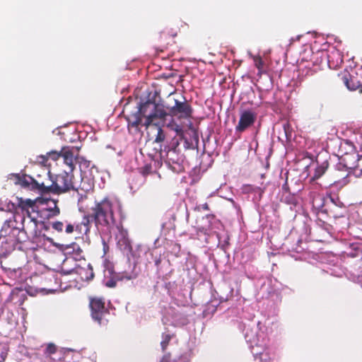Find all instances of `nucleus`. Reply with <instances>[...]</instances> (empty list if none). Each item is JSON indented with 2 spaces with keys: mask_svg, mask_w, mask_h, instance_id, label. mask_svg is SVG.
I'll use <instances>...</instances> for the list:
<instances>
[{
  "mask_svg": "<svg viewBox=\"0 0 362 362\" xmlns=\"http://www.w3.org/2000/svg\"><path fill=\"white\" fill-rule=\"evenodd\" d=\"M244 336L255 362H268L270 357L267 351L269 338L265 323L258 321L245 325Z\"/></svg>",
  "mask_w": 362,
  "mask_h": 362,
  "instance_id": "f257e3e1",
  "label": "nucleus"
},
{
  "mask_svg": "<svg viewBox=\"0 0 362 362\" xmlns=\"http://www.w3.org/2000/svg\"><path fill=\"white\" fill-rule=\"evenodd\" d=\"M18 208L21 210L19 212L12 213L8 210H5L6 205L0 200V211L1 218L4 219V226H13L12 221L17 224L21 223L23 226L25 223H33L35 226L38 224H45V218L39 217V211H35L34 207L35 201L30 199H23V198H17Z\"/></svg>",
  "mask_w": 362,
  "mask_h": 362,
  "instance_id": "f03ea898",
  "label": "nucleus"
},
{
  "mask_svg": "<svg viewBox=\"0 0 362 362\" xmlns=\"http://www.w3.org/2000/svg\"><path fill=\"white\" fill-rule=\"evenodd\" d=\"M142 116L146 118L144 125L148 128L156 119L163 121L167 116V112L162 105L157 104L151 100L140 105L139 110L134 115L127 118L128 129H135V132H139V125L141 124Z\"/></svg>",
  "mask_w": 362,
  "mask_h": 362,
  "instance_id": "7ed1b4c3",
  "label": "nucleus"
},
{
  "mask_svg": "<svg viewBox=\"0 0 362 362\" xmlns=\"http://www.w3.org/2000/svg\"><path fill=\"white\" fill-rule=\"evenodd\" d=\"M92 223L95 226H117L112 211V204L109 200L103 199L96 205L92 215L84 217L82 224L87 226Z\"/></svg>",
  "mask_w": 362,
  "mask_h": 362,
  "instance_id": "20e7f679",
  "label": "nucleus"
},
{
  "mask_svg": "<svg viewBox=\"0 0 362 362\" xmlns=\"http://www.w3.org/2000/svg\"><path fill=\"white\" fill-rule=\"evenodd\" d=\"M49 228H33V235L32 238V241L36 244L37 247L39 248H42L45 250L48 251H54V248H57L59 252H64L68 249L74 250V243H71L69 244H59L54 243L52 238L47 237V235L43 233V230H47Z\"/></svg>",
  "mask_w": 362,
  "mask_h": 362,
  "instance_id": "39448f33",
  "label": "nucleus"
},
{
  "mask_svg": "<svg viewBox=\"0 0 362 362\" xmlns=\"http://www.w3.org/2000/svg\"><path fill=\"white\" fill-rule=\"evenodd\" d=\"M75 182L72 172L63 171L53 180L52 193L59 194L73 190Z\"/></svg>",
  "mask_w": 362,
  "mask_h": 362,
  "instance_id": "423d86ee",
  "label": "nucleus"
},
{
  "mask_svg": "<svg viewBox=\"0 0 362 362\" xmlns=\"http://www.w3.org/2000/svg\"><path fill=\"white\" fill-rule=\"evenodd\" d=\"M103 284L107 288H115L117 286V282L124 279L129 280L131 276L124 274V273L115 272L114 271L113 264L107 259L103 262Z\"/></svg>",
  "mask_w": 362,
  "mask_h": 362,
  "instance_id": "0eeeda50",
  "label": "nucleus"
},
{
  "mask_svg": "<svg viewBox=\"0 0 362 362\" xmlns=\"http://www.w3.org/2000/svg\"><path fill=\"white\" fill-rule=\"evenodd\" d=\"M344 165L349 170L348 178L349 182L351 177H360L362 175V156L356 152L346 153L342 157Z\"/></svg>",
  "mask_w": 362,
  "mask_h": 362,
  "instance_id": "6e6552de",
  "label": "nucleus"
},
{
  "mask_svg": "<svg viewBox=\"0 0 362 362\" xmlns=\"http://www.w3.org/2000/svg\"><path fill=\"white\" fill-rule=\"evenodd\" d=\"M89 306L90 308L92 319L99 325H106L107 320L106 316L109 315V310L105 306V300L103 298H90Z\"/></svg>",
  "mask_w": 362,
  "mask_h": 362,
  "instance_id": "1a4fd4ad",
  "label": "nucleus"
},
{
  "mask_svg": "<svg viewBox=\"0 0 362 362\" xmlns=\"http://www.w3.org/2000/svg\"><path fill=\"white\" fill-rule=\"evenodd\" d=\"M53 180L49 171L43 169L40 173L34 176V185L31 189L37 190L42 194L52 193Z\"/></svg>",
  "mask_w": 362,
  "mask_h": 362,
  "instance_id": "9d476101",
  "label": "nucleus"
},
{
  "mask_svg": "<svg viewBox=\"0 0 362 362\" xmlns=\"http://www.w3.org/2000/svg\"><path fill=\"white\" fill-rule=\"evenodd\" d=\"M6 238V242L13 246L17 243L25 242L29 238L25 228H1L0 238Z\"/></svg>",
  "mask_w": 362,
  "mask_h": 362,
  "instance_id": "9b49d317",
  "label": "nucleus"
},
{
  "mask_svg": "<svg viewBox=\"0 0 362 362\" xmlns=\"http://www.w3.org/2000/svg\"><path fill=\"white\" fill-rule=\"evenodd\" d=\"M309 196L313 209L322 212L327 213L330 204H335L332 197H326L315 191L310 192Z\"/></svg>",
  "mask_w": 362,
  "mask_h": 362,
  "instance_id": "f8f14e48",
  "label": "nucleus"
},
{
  "mask_svg": "<svg viewBox=\"0 0 362 362\" xmlns=\"http://www.w3.org/2000/svg\"><path fill=\"white\" fill-rule=\"evenodd\" d=\"M169 112L167 115H170L172 117H177L179 119H188L192 117V108L191 105L187 102H180L177 100H175V105L172 107H168Z\"/></svg>",
  "mask_w": 362,
  "mask_h": 362,
  "instance_id": "ddd939ff",
  "label": "nucleus"
},
{
  "mask_svg": "<svg viewBox=\"0 0 362 362\" xmlns=\"http://www.w3.org/2000/svg\"><path fill=\"white\" fill-rule=\"evenodd\" d=\"M338 77L349 90H358L360 93H362V83L356 73L351 74L344 71L338 74Z\"/></svg>",
  "mask_w": 362,
  "mask_h": 362,
  "instance_id": "4468645a",
  "label": "nucleus"
},
{
  "mask_svg": "<svg viewBox=\"0 0 362 362\" xmlns=\"http://www.w3.org/2000/svg\"><path fill=\"white\" fill-rule=\"evenodd\" d=\"M163 325L182 327L188 323L187 317L175 310L170 309L162 318Z\"/></svg>",
  "mask_w": 362,
  "mask_h": 362,
  "instance_id": "2eb2a0df",
  "label": "nucleus"
},
{
  "mask_svg": "<svg viewBox=\"0 0 362 362\" xmlns=\"http://www.w3.org/2000/svg\"><path fill=\"white\" fill-rule=\"evenodd\" d=\"M257 115L252 110H244L240 113L238 124L235 126V132L242 133L250 127L252 126L256 120Z\"/></svg>",
  "mask_w": 362,
  "mask_h": 362,
  "instance_id": "dca6fc26",
  "label": "nucleus"
},
{
  "mask_svg": "<svg viewBox=\"0 0 362 362\" xmlns=\"http://www.w3.org/2000/svg\"><path fill=\"white\" fill-rule=\"evenodd\" d=\"M114 229L113 233L115 235V240H117V244L120 250L131 251L132 243L131 240L128 235V231L124 228H112ZM112 233V231H110Z\"/></svg>",
  "mask_w": 362,
  "mask_h": 362,
  "instance_id": "f3484780",
  "label": "nucleus"
},
{
  "mask_svg": "<svg viewBox=\"0 0 362 362\" xmlns=\"http://www.w3.org/2000/svg\"><path fill=\"white\" fill-rule=\"evenodd\" d=\"M91 178L88 175H81V182L78 185L77 182H75V187L73 191H76L78 194L83 195L82 192L86 194L93 189V182L90 180ZM93 180V178H92Z\"/></svg>",
  "mask_w": 362,
  "mask_h": 362,
  "instance_id": "a211bd4d",
  "label": "nucleus"
},
{
  "mask_svg": "<svg viewBox=\"0 0 362 362\" xmlns=\"http://www.w3.org/2000/svg\"><path fill=\"white\" fill-rule=\"evenodd\" d=\"M189 129L192 132V139L191 142L188 141V139L184 136V139H182L180 141H184V146L185 149H191L194 148L195 146L197 147L199 144V134L197 130L194 127L192 123L189 125Z\"/></svg>",
  "mask_w": 362,
  "mask_h": 362,
  "instance_id": "6ab92c4d",
  "label": "nucleus"
},
{
  "mask_svg": "<svg viewBox=\"0 0 362 362\" xmlns=\"http://www.w3.org/2000/svg\"><path fill=\"white\" fill-rule=\"evenodd\" d=\"M11 179H13L14 183L21 187L30 188L34 185V177L27 175H20L19 174L11 175Z\"/></svg>",
  "mask_w": 362,
  "mask_h": 362,
  "instance_id": "aec40b11",
  "label": "nucleus"
},
{
  "mask_svg": "<svg viewBox=\"0 0 362 362\" xmlns=\"http://www.w3.org/2000/svg\"><path fill=\"white\" fill-rule=\"evenodd\" d=\"M74 148H69L66 147L62 148V157L64 159V162L66 164L69 168L71 172L75 168L74 161L76 158V156L73 153Z\"/></svg>",
  "mask_w": 362,
  "mask_h": 362,
  "instance_id": "412c9836",
  "label": "nucleus"
},
{
  "mask_svg": "<svg viewBox=\"0 0 362 362\" xmlns=\"http://www.w3.org/2000/svg\"><path fill=\"white\" fill-rule=\"evenodd\" d=\"M165 119L162 121V122H164ZM160 119L155 120L151 125H150L149 127L154 129L156 130V134L155 136L154 142L157 144H160L163 142L165 139L166 134L164 132L163 129L160 127Z\"/></svg>",
  "mask_w": 362,
  "mask_h": 362,
  "instance_id": "4be33fe9",
  "label": "nucleus"
},
{
  "mask_svg": "<svg viewBox=\"0 0 362 362\" xmlns=\"http://www.w3.org/2000/svg\"><path fill=\"white\" fill-rule=\"evenodd\" d=\"M52 203L54 204L53 208H44L40 211V213L43 214L47 218L54 217L59 214V209L57 206V203L55 202H53Z\"/></svg>",
  "mask_w": 362,
  "mask_h": 362,
  "instance_id": "5701e85b",
  "label": "nucleus"
},
{
  "mask_svg": "<svg viewBox=\"0 0 362 362\" xmlns=\"http://www.w3.org/2000/svg\"><path fill=\"white\" fill-rule=\"evenodd\" d=\"M57 351V346L54 344H48L47 345L46 349H45L44 354L45 355V358L47 361L45 362H57V360H54L52 355L55 354Z\"/></svg>",
  "mask_w": 362,
  "mask_h": 362,
  "instance_id": "b1692460",
  "label": "nucleus"
},
{
  "mask_svg": "<svg viewBox=\"0 0 362 362\" xmlns=\"http://www.w3.org/2000/svg\"><path fill=\"white\" fill-rule=\"evenodd\" d=\"M167 127L170 130H173L176 132L177 135L180 138V139H184V131L180 125L177 124L173 119L170 122L167 124Z\"/></svg>",
  "mask_w": 362,
  "mask_h": 362,
  "instance_id": "393cba45",
  "label": "nucleus"
},
{
  "mask_svg": "<svg viewBox=\"0 0 362 362\" xmlns=\"http://www.w3.org/2000/svg\"><path fill=\"white\" fill-rule=\"evenodd\" d=\"M328 165L329 164L327 161L323 162L320 165H318L315 170V173L313 178L314 180H317L321 177L326 172Z\"/></svg>",
  "mask_w": 362,
  "mask_h": 362,
  "instance_id": "a878e982",
  "label": "nucleus"
},
{
  "mask_svg": "<svg viewBox=\"0 0 362 362\" xmlns=\"http://www.w3.org/2000/svg\"><path fill=\"white\" fill-rule=\"evenodd\" d=\"M62 155V149L60 151H52L48 152L46 156H42V162L45 163L48 159H51L52 160H57Z\"/></svg>",
  "mask_w": 362,
  "mask_h": 362,
  "instance_id": "bb28decb",
  "label": "nucleus"
},
{
  "mask_svg": "<svg viewBox=\"0 0 362 362\" xmlns=\"http://www.w3.org/2000/svg\"><path fill=\"white\" fill-rule=\"evenodd\" d=\"M91 163L90 161L82 159L79 162V168L81 173V175H88V171H89V168H90Z\"/></svg>",
  "mask_w": 362,
  "mask_h": 362,
  "instance_id": "cd10ccee",
  "label": "nucleus"
},
{
  "mask_svg": "<svg viewBox=\"0 0 362 362\" xmlns=\"http://www.w3.org/2000/svg\"><path fill=\"white\" fill-rule=\"evenodd\" d=\"M172 339V335L168 334V333H163L162 334V340H161V342H160V346H161V349L163 350V351H165L168 344H169V341L171 340Z\"/></svg>",
  "mask_w": 362,
  "mask_h": 362,
  "instance_id": "c85d7f7f",
  "label": "nucleus"
},
{
  "mask_svg": "<svg viewBox=\"0 0 362 362\" xmlns=\"http://www.w3.org/2000/svg\"><path fill=\"white\" fill-rule=\"evenodd\" d=\"M334 57L337 58V62L335 66H338L339 64L343 62L342 56L340 54V53H339L338 52H334L328 55V62L329 66H331V59H333ZM333 66H334V64H333Z\"/></svg>",
  "mask_w": 362,
  "mask_h": 362,
  "instance_id": "c756f323",
  "label": "nucleus"
},
{
  "mask_svg": "<svg viewBox=\"0 0 362 362\" xmlns=\"http://www.w3.org/2000/svg\"><path fill=\"white\" fill-rule=\"evenodd\" d=\"M254 63L255 66L257 68L259 73H261L264 68V62L260 57H254Z\"/></svg>",
  "mask_w": 362,
  "mask_h": 362,
  "instance_id": "7c9ffc66",
  "label": "nucleus"
},
{
  "mask_svg": "<svg viewBox=\"0 0 362 362\" xmlns=\"http://www.w3.org/2000/svg\"><path fill=\"white\" fill-rule=\"evenodd\" d=\"M300 230L302 231H305V233H308V230H310V228H305V227H303V228H300ZM307 238H308V234H305L304 235H300V237L297 238H296V243L297 245H298L299 243H300L303 240H307Z\"/></svg>",
  "mask_w": 362,
  "mask_h": 362,
  "instance_id": "2f4dec72",
  "label": "nucleus"
},
{
  "mask_svg": "<svg viewBox=\"0 0 362 362\" xmlns=\"http://www.w3.org/2000/svg\"><path fill=\"white\" fill-rule=\"evenodd\" d=\"M283 128L285 132V134L286 136V138L288 139L291 136V126L288 122H285L283 124Z\"/></svg>",
  "mask_w": 362,
  "mask_h": 362,
  "instance_id": "473e14b6",
  "label": "nucleus"
},
{
  "mask_svg": "<svg viewBox=\"0 0 362 362\" xmlns=\"http://www.w3.org/2000/svg\"><path fill=\"white\" fill-rule=\"evenodd\" d=\"M250 190L255 193L259 194L261 197L264 192V188H261L259 187H251Z\"/></svg>",
  "mask_w": 362,
  "mask_h": 362,
  "instance_id": "72a5a7b5",
  "label": "nucleus"
},
{
  "mask_svg": "<svg viewBox=\"0 0 362 362\" xmlns=\"http://www.w3.org/2000/svg\"><path fill=\"white\" fill-rule=\"evenodd\" d=\"M151 170V165H145L144 166L143 168H141V173L144 175H146L150 173Z\"/></svg>",
  "mask_w": 362,
  "mask_h": 362,
  "instance_id": "f704fd0d",
  "label": "nucleus"
},
{
  "mask_svg": "<svg viewBox=\"0 0 362 362\" xmlns=\"http://www.w3.org/2000/svg\"><path fill=\"white\" fill-rule=\"evenodd\" d=\"M206 218L209 220L211 225L216 224V217L213 214L206 215Z\"/></svg>",
  "mask_w": 362,
  "mask_h": 362,
  "instance_id": "c9c22d12",
  "label": "nucleus"
},
{
  "mask_svg": "<svg viewBox=\"0 0 362 362\" xmlns=\"http://www.w3.org/2000/svg\"><path fill=\"white\" fill-rule=\"evenodd\" d=\"M298 231L296 230L295 228H293L291 230V232L289 233V236L288 238H287V241L289 240L290 239H295V236L297 234Z\"/></svg>",
  "mask_w": 362,
  "mask_h": 362,
  "instance_id": "e433bc0d",
  "label": "nucleus"
},
{
  "mask_svg": "<svg viewBox=\"0 0 362 362\" xmlns=\"http://www.w3.org/2000/svg\"><path fill=\"white\" fill-rule=\"evenodd\" d=\"M163 361H165V362H177L175 361H170L169 360L168 358H167L166 356H164L163 358ZM186 362L185 361V358L182 356L180 358H179V362Z\"/></svg>",
  "mask_w": 362,
  "mask_h": 362,
  "instance_id": "4c0bfd02",
  "label": "nucleus"
},
{
  "mask_svg": "<svg viewBox=\"0 0 362 362\" xmlns=\"http://www.w3.org/2000/svg\"><path fill=\"white\" fill-rule=\"evenodd\" d=\"M65 147L69 148H74L73 153L74 155H76V156H78V152L81 149V147H78V146H65Z\"/></svg>",
  "mask_w": 362,
  "mask_h": 362,
  "instance_id": "58836bf2",
  "label": "nucleus"
},
{
  "mask_svg": "<svg viewBox=\"0 0 362 362\" xmlns=\"http://www.w3.org/2000/svg\"><path fill=\"white\" fill-rule=\"evenodd\" d=\"M356 191L361 195H362V181L358 182V185L356 187Z\"/></svg>",
  "mask_w": 362,
  "mask_h": 362,
  "instance_id": "ea45409f",
  "label": "nucleus"
},
{
  "mask_svg": "<svg viewBox=\"0 0 362 362\" xmlns=\"http://www.w3.org/2000/svg\"><path fill=\"white\" fill-rule=\"evenodd\" d=\"M175 138H173V149L174 151H175L176 148L179 146L180 144V139H177L176 141H175Z\"/></svg>",
  "mask_w": 362,
  "mask_h": 362,
  "instance_id": "a19ab883",
  "label": "nucleus"
},
{
  "mask_svg": "<svg viewBox=\"0 0 362 362\" xmlns=\"http://www.w3.org/2000/svg\"><path fill=\"white\" fill-rule=\"evenodd\" d=\"M7 353L6 351H1L0 354V362H4L6 358Z\"/></svg>",
  "mask_w": 362,
  "mask_h": 362,
  "instance_id": "79ce46f5",
  "label": "nucleus"
},
{
  "mask_svg": "<svg viewBox=\"0 0 362 362\" xmlns=\"http://www.w3.org/2000/svg\"><path fill=\"white\" fill-rule=\"evenodd\" d=\"M78 228H66L65 232L67 234H70L74 231V229H76V230H77Z\"/></svg>",
  "mask_w": 362,
  "mask_h": 362,
  "instance_id": "37998d69",
  "label": "nucleus"
},
{
  "mask_svg": "<svg viewBox=\"0 0 362 362\" xmlns=\"http://www.w3.org/2000/svg\"><path fill=\"white\" fill-rule=\"evenodd\" d=\"M303 218H306V216L304 214H299L296 215L295 218H294L295 220H297V219L302 220Z\"/></svg>",
  "mask_w": 362,
  "mask_h": 362,
  "instance_id": "c03bdc74",
  "label": "nucleus"
},
{
  "mask_svg": "<svg viewBox=\"0 0 362 362\" xmlns=\"http://www.w3.org/2000/svg\"><path fill=\"white\" fill-rule=\"evenodd\" d=\"M202 208L204 210H209V205L208 204L205 203L204 204L202 205Z\"/></svg>",
  "mask_w": 362,
  "mask_h": 362,
  "instance_id": "a18cd8bd",
  "label": "nucleus"
},
{
  "mask_svg": "<svg viewBox=\"0 0 362 362\" xmlns=\"http://www.w3.org/2000/svg\"><path fill=\"white\" fill-rule=\"evenodd\" d=\"M71 272H72V270H68V271L62 270L61 273H62L63 275H67V274H71Z\"/></svg>",
  "mask_w": 362,
  "mask_h": 362,
  "instance_id": "49530a36",
  "label": "nucleus"
},
{
  "mask_svg": "<svg viewBox=\"0 0 362 362\" xmlns=\"http://www.w3.org/2000/svg\"><path fill=\"white\" fill-rule=\"evenodd\" d=\"M93 276H94V274L93 272L92 268H90V277H87V279L91 280V279H93Z\"/></svg>",
  "mask_w": 362,
  "mask_h": 362,
  "instance_id": "de8ad7c7",
  "label": "nucleus"
},
{
  "mask_svg": "<svg viewBox=\"0 0 362 362\" xmlns=\"http://www.w3.org/2000/svg\"><path fill=\"white\" fill-rule=\"evenodd\" d=\"M95 169V170H97V168H95L94 165H92V167L89 170V175L88 176H92V170Z\"/></svg>",
  "mask_w": 362,
  "mask_h": 362,
  "instance_id": "09e8293b",
  "label": "nucleus"
},
{
  "mask_svg": "<svg viewBox=\"0 0 362 362\" xmlns=\"http://www.w3.org/2000/svg\"><path fill=\"white\" fill-rule=\"evenodd\" d=\"M170 35L173 37H175L177 35V31H172L170 32Z\"/></svg>",
  "mask_w": 362,
  "mask_h": 362,
  "instance_id": "8fccbe9b",
  "label": "nucleus"
},
{
  "mask_svg": "<svg viewBox=\"0 0 362 362\" xmlns=\"http://www.w3.org/2000/svg\"><path fill=\"white\" fill-rule=\"evenodd\" d=\"M291 204H294V205L296 204V199L293 197H291Z\"/></svg>",
  "mask_w": 362,
  "mask_h": 362,
  "instance_id": "3c124183",
  "label": "nucleus"
},
{
  "mask_svg": "<svg viewBox=\"0 0 362 362\" xmlns=\"http://www.w3.org/2000/svg\"><path fill=\"white\" fill-rule=\"evenodd\" d=\"M62 223L61 222H55L53 223L52 226H62Z\"/></svg>",
  "mask_w": 362,
  "mask_h": 362,
  "instance_id": "603ef678",
  "label": "nucleus"
},
{
  "mask_svg": "<svg viewBox=\"0 0 362 362\" xmlns=\"http://www.w3.org/2000/svg\"><path fill=\"white\" fill-rule=\"evenodd\" d=\"M102 241H103V243L104 250H105V247H107V245L105 243V240L104 238H103V237H102Z\"/></svg>",
  "mask_w": 362,
  "mask_h": 362,
  "instance_id": "864d4df0",
  "label": "nucleus"
},
{
  "mask_svg": "<svg viewBox=\"0 0 362 362\" xmlns=\"http://www.w3.org/2000/svg\"><path fill=\"white\" fill-rule=\"evenodd\" d=\"M89 230H90V228L86 227V230H85V233L86 234L89 231Z\"/></svg>",
  "mask_w": 362,
  "mask_h": 362,
  "instance_id": "5fc2aeb1",
  "label": "nucleus"
},
{
  "mask_svg": "<svg viewBox=\"0 0 362 362\" xmlns=\"http://www.w3.org/2000/svg\"><path fill=\"white\" fill-rule=\"evenodd\" d=\"M58 231H62V228H58V227H56L55 228Z\"/></svg>",
  "mask_w": 362,
  "mask_h": 362,
  "instance_id": "6e6d98bb",
  "label": "nucleus"
},
{
  "mask_svg": "<svg viewBox=\"0 0 362 362\" xmlns=\"http://www.w3.org/2000/svg\"><path fill=\"white\" fill-rule=\"evenodd\" d=\"M292 250H296V251H298V246H297V247H292Z\"/></svg>",
  "mask_w": 362,
  "mask_h": 362,
  "instance_id": "4d7b16f0",
  "label": "nucleus"
},
{
  "mask_svg": "<svg viewBox=\"0 0 362 362\" xmlns=\"http://www.w3.org/2000/svg\"><path fill=\"white\" fill-rule=\"evenodd\" d=\"M160 151L161 152L162 151V146H160Z\"/></svg>",
  "mask_w": 362,
  "mask_h": 362,
  "instance_id": "13d9d810",
  "label": "nucleus"
},
{
  "mask_svg": "<svg viewBox=\"0 0 362 362\" xmlns=\"http://www.w3.org/2000/svg\"><path fill=\"white\" fill-rule=\"evenodd\" d=\"M160 362H165V361H163V360H162Z\"/></svg>",
  "mask_w": 362,
  "mask_h": 362,
  "instance_id": "bf43d9fd",
  "label": "nucleus"
}]
</instances>
